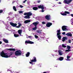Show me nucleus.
Segmentation results:
<instances>
[{"instance_id":"f8f14e48","label":"nucleus","mask_w":73,"mask_h":73,"mask_svg":"<svg viewBox=\"0 0 73 73\" xmlns=\"http://www.w3.org/2000/svg\"><path fill=\"white\" fill-rule=\"evenodd\" d=\"M38 7L39 9H44V6L43 5H38Z\"/></svg>"},{"instance_id":"a878e982","label":"nucleus","mask_w":73,"mask_h":73,"mask_svg":"<svg viewBox=\"0 0 73 73\" xmlns=\"http://www.w3.org/2000/svg\"><path fill=\"white\" fill-rule=\"evenodd\" d=\"M8 50H10L11 51H15V50H16L14 48H10Z\"/></svg>"},{"instance_id":"a18cd8bd","label":"nucleus","mask_w":73,"mask_h":73,"mask_svg":"<svg viewBox=\"0 0 73 73\" xmlns=\"http://www.w3.org/2000/svg\"><path fill=\"white\" fill-rule=\"evenodd\" d=\"M28 37L29 38H32V36H28Z\"/></svg>"},{"instance_id":"9d476101","label":"nucleus","mask_w":73,"mask_h":73,"mask_svg":"<svg viewBox=\"0 0 73 73\" xmlns=\"http://www.w3.org/2000/svg\"><path fill=\"white\" fill-rule=\"evenodd\" d=\"M33 15V14L32 13H31V14H29L27 15V16H25L24 17V18L25 19H30V16H32Z\"/></svg>"},{"instance_id":"f704fd0d","label":"nucleus","mask_w":73,"mask_h":73,"mask_svg":"<svg viewBox=\"0 0 73 73\" xmlns=\"http://www.w3.org/2000/svg\"><path fill=\"white\" fill-rule=\"evenodd\" d=\"M35 38H38V36H37V35H35Z\"/></svg>"},{"instance_id":"58836bf2","label":"nucleus","mask_w":73,"mask_h":73,"mask_svg":"<svg viewBox=\"0 0 73 73\" xmlns=\"http://www.w3.org/2000/svg\"><path fill=\"white\" fill-rule=\"evenodd\" d=\"M68 42L69 43H71V40L70 39L68 41Z\"/></svg>"},{"instance_id":"dca6fc26","label":"nucleus","mask_w":73,"mask_h":73,"mask_svg":"<svg viewBox=\"0 0 73 73\" xmlns=\"http://www.w3.org/2000/svg\"><path fill=\"white\" fill-rule=\"evenodd\" d=\"M66 27V26H62V31H65L67 29Z\"/></svg>"},{"instance_id":"bb28decb","label":"nucleus","mask_w":73,"mask_h":73,"mask_svg":"<svg viewBox=\"0 0 73 73\" xmlns=\"http://www.w3.org/2000/svg\"><path fill=\"white\" fill-rule=\"evenodd\" d=\"M13 8L15 11H17V9H16V7H15V6H13Z\"/></svg>"},{"instance_id":"473e14b6","label":"nucleus","mask_w":73,"mask_h":73,"mask_svg":"<svg viewBox=\"0 0 73 73\" xmlns=\"http://www.w3.org/2000/svg\"><path fill=\"white\" fill-rule=\"evenodd\" d=\"M3 10H0V13H3Z\"/></svg>"},{"instance_id":"f257e3e1","label":"nucleus","mask_w":73,"mask_h":73,"mask_svg":"<svg viewBox=\"0 0 73 73\" xmlns=\"http://www.w3.org/2000/svg\"><path fill=\"white\" fill-rule=\"evenodd\" d=\"M13 54V53H11L10 54L9 56H8L7 55V53H5L4 52V51H3L2 52H1V53L0 54L1 56L2 57H4L5 58H9Z\"/></svg>"},{"instance_id":"3c124183","label":"nucleus","mask_w":73,"mask_h":73,"mask_svg":"<svg viewBox=\"0 0 73 73\" xmlns=\"http://www.w3.org/2000/svg\"><path fill=\"white\" fill-rule=\"evenodd\" d=\"M16 73H20L19 72H17Z\"/></svg>"},{"instance_id":"39448f33","label":"nucleus","mask_w":73,"mask_h":73,"mask_svg":"<svg viewBox=\"0 0 73 73\" xmlns=\"http://www.w3.org/2000/svg\"><path fill=\"white\" fill-rule=\"evenodd\" d=\"M72 0H64L63 1V3L64 4H69L72 2Z\"/></svg>"},{"instance_id":"393cba45","label":"nucleus","mask_w":73,"mask_h":73,"mask_svg":"<svg viewBox=\"0 0 73 73\" xmlns=\"http://www.w3.org/2000/svg\"><path fill=\"white\" fill-rule=\"evenodd\" d=\"M63 59L64 58H63V57H60L58 60L60 61H62Z\"/></svg>"},{"instance_id":"09e8293b","label":"nucleus","mask_w":73,"mask_h":73,"mask_svg":"<svg viewBox=\"0 0 73 73\" xmlns=\"http://www.w3.org/2000/svg\"><path fill=\"white\" fill-rule=\"evenodd\" d=\"M27 3V4H29V2H28Z\"/></svg>"},{"instance_id":"7c9ffc66","label":"nucleus","mask_w":73,"mask_h":73,"mask_svg":"<svg viewBox=\"0 0 73 73\" xmlns=\"http://www.w3.org/2000/svg\"><path fill=\"white\" fill-rule=\"evenodd\" d=\"M62 47H63V48H66V46L65 45H64V44H62Z\"/></svg>"},{"instance_id":"a19ab883","label":"nucleus","mask_w":73,"mask_h":73,"mask_svg":"<svg viewBox=\"0 0 73 73\" xmlns=\"http://www.w3.org/2000/svg\"><path fill=\"white\" fill-rule=\"evenodd\" d=\"M27 0H25L24 1L23 3H25V2L27 1Z\"/></svg>"},{"instance_id":"6e6d98bb","label":"nucleus","mask_w":73,"mask_h":73,"mask_svg":"<svg viewBox=\"0 0 73 73\" xmlns=\"http://www.w3.org/2000/svg\"><path fill=\"white\" fill-rule=\"evenodd\" d=\"M56 1H58V0H56Z\"/></svg>"},{"instance_id":"9b49d317","label":"nucleus","mask_w":73,"mask_h":73,"mask_svg":"<svg viewBox=\"0 0 73 73\" xmlns=\"http://www.w3.org/2000/svg\"><path fill=\"white\" fill-rule=\"evenodd\" d=\"M10 24L12 27H15L17 26V23H14L12 22H10Z\"/></svg>"},{"instance_id":"f3484780","label":"nucleus","mask_w":73,"mask_h":73,"mask_svg":"<svg viewBox=\"0 0 73 73\" xmlns=\"http://www.w3.org/2000/svg\"><path fill=\"white\" fill-rule=\"evenodd\" d=\"M68 38L67 37H63L62 39L63 40H62V41L63 42H64V41H65V40H67V39Z\"/></svg>"},{"instance_id":"5701e85b","label":"nucleus","mask_w":73,"mask_h":73,"mask_svg":"<svg viewBox=\"0 0 73 73\" xmlns=\"http://www.w3.org/2000/svg\"><path fill=\"white\" fill-rule=\"evenodd\" d=\"M29 55H30V52H27V53L26 54V57H29Z\"/></svg>"},{"instance_id":"412c9836","label":"nucleus","mask_w":73,"mask_h":73,"mask_svg":"<svg viewBox=\"0 0 73 73\" xmlns=\"http://www.w3.org/2000/svg\"><path fill=\"white\" fill-rule=\"evenodd\" d=\"M22 32V30H19L18 31V33L20 35V36H21V32Z\"/></svg>"},{"instance_id":"1a4fd4ad","label":"nucleus","mask_w":73,"mask_h":73,"mask_svg":"<svg viewBox=\"0 0 73 73\" xmlns=\"http://www.w3.org/2000/svg\"><path fill=\"white\" fill-rule=\"evenodd\" d=\"M25 44H34V42L30 40H26L25 41Z\"/></svg>"},{"instance_id":"ea45409f","label":"nucleus","mask_w":73,"mask_h":73,"mask_svg":"<svg viewBox=\"0 0 73 73\" xmlns=\"http://www.w3.org/2000/svg\"><path fill=\"white\" fill-rule=\"evenodd\" d=\"M62 35H65V32H64L62 33Z\"/></svg>"},{"instance_id":"de8ad7c7","label":"nucleus","mask_w":73,"mask_h":73,"mask_svg":"<svg viewBox=\"0 0 73 73\" xmlns=\"http://www.w3.org/2000/svg\"><path fill=\"white\" fill-rule=\"evenodd\" d=\"M71 16H72V17H73V14H71Z\"/></svg>"},{"instance_id":"c756f323","label":"nucleus","mask_w":73,"mask_h":73,"mask_svg":"<svg viewBox=\"0 0 73 73\" xmlns=\"http://www.w3.org/2000/svg\"><path fill=\"white\" fill-rule=\"evenodd\" d=\"M67 49H70L71 48V47L70 46H67Z\"/></svg>"},{"instance_id":"c85d7f7f","label":"nucleus","mask_w":73,"mask_h":73,"mask_svg":"<svg viewBox=\"0 0 73 73\" xmlns=\"http://www.w3.org/2000/svg\"><path fill=\"white\" fill-rule=\"evenodd\" d=\"M36 32L38 33H41V31H39L38 30L36 31Z\"/></svg>"},{"instance_id":"79ce46f5","label":"nucleus","mask_w":73,"mask_h":73,"mask_svg":"<svg viewBox=\"0 0 73 73\" xmlns=\"http://www.w3.org/2000/svg\"><path fill=\"white\" fill-rule=\"evenodd\" d=\"M37 2L38 3H40V2H41V1L39 0V1H38Z\"/></svg>"},{"instance_id":"2eb2a0df","label":"nucleus","mask_w":73,"mask_h":73,"mask_svg":"<svg viewBox=\"0 0 73 73\" xmlns=\"http://www.w3.org/2000/svg\"><path fill=\"white\" fill-rule=\"evenodd\" d=\"M18 24H19L18 26H16V28H19L21 27V26H22V24L20 23V22H19Z\"/></svg>"},{"instance_id":"5fc2aeb1","label":"nucleus","mask_w":73,"mask_h":73,"mask_svg":"<svg viewBox=\"0 0 73 73\" xmlns=\"http://www.w3.org/2000/svg\"><path fill=\"white\" fill-rule=\"evenodd\" d=\"M12 3H14V2H12Z\"/></svg>"},{"instance_id":"6e6552de","label":"nucleus","mask_w":73,"mask_h":73,"mask_svg":"<svg viewBox=\"0 0 73 73\" xmlns=\"http://www.w3.org/2000/svg\"><path fill=\"white\" fill-rule=\"evenodd\" d=\"M70 12L67 11H65L64 12V13H61L60 14L62 15V16H66L67 15V14H70Z\"/></svg>"},{"instance_id":"c9c22d12","label":"nucleus","mask_w":73,"mask_h":73,"mask_svg":"<svg viewBox=\"0 0 73 73\" xmlns=\"http://www.w3.org/2000/svg\"><path fill=\"white\" fill-rule=\"evenodd\" d=\"M70 49H68L67 50H66L65 52H70Z\"/></svg>"},{"instance_id":"72a5a7b5","label":"nucleus","mask_w":73,"mask_h":73,"mask_svg":"<svg viewBox=\"0 0 73 73\" xmlns=\"http://www.w3.org/2000/svg\"><path fill=\"white\" fill-rule=\"evenodd\" d=\"M19 13H23V12L22 11H19Z\"/></svg>"},{"instance_id":"cd10ccee","label":"nucleus","mask_w":73,"mask_h":73,"mask_svg":"<svg viewBox=\"0 0 73 73\" xmlns=\"http://www.w3.org/2000/svg\"><path fill=\"white\" fill-rule=\"evenodd\" d=\"M14 36L15 37H19V35H18L14 34Z\"/></svg>"},{"instance_id":"aec40b11","label":"nucleus","mask_w":73,"mask_h":73,"mask_svg":"<svg viewBox=\"0 0 73 73\" xmlns=\"http://www.w3.org/2000/svg\"><path fill=\"white\" fill-rule=\"evenodd\" d=\"M32 13L31 12H29L27 13H24V15H29L30 14H31Z\"/></svg>"},{"instance_id":"7ed1b4c3","label":"nucleus","mask_w":73,"mask_h":73,"mask_svg":"<svg viewBox=\"0 0 73 73\" xmlns=\"http://www.w3.org/2000/svg\"><path fill=\"white\" fill-rule=\"evenodd\" d=\"M57 32H58L57 33V37L58 38L59 40H61V36L60 35H61V33H60V30H59L57 31Z\"/></svg>"},{"instance_id":"49530a36","label":"nucleus","mask_w":73,"mask_h":73,"mask_svg":"<svg viewBox=\"0 0 73 73\" xmlns=\"http://www.w3.org/2000/svg\"><path fill=\"white\" fill-rule=\"evenodd\" d=\"M2 44V42L0 41V45Z\"/></svg>"},{"instance_id":"4468645a","label":"nucleus","mask_w":73,"mask_h":73,"mask_svg":"<svg viewBox=\"0 0 73 73\" xmlns=\"http://www.w3.org/2000/svg\"><path fill=\"white\" fill-rule=\"evenodd\" d=\"M30 22H31V20H27L25 21L24 23L25 24H27V23H30Z\"/></svg>"},{"instance_id":"c03bdc74","label":"nucleus","mask_w":73,"mask_h":73,"mask_svg":"<svg viewBox=\"0 0 73 73\" xmlns=\"http://www.w3.org/2000/svg\"><path fill=\"white\" fill-rule=\"evenodd\" d=\"M20 7H21V8H23V6L21 5H20Z\"/></svg>"},{"instance_id":"4be33fe9","label":"nucleus","mask_w":73,"mask_h":73,"mask_svg":"<svg viewBox=\"0 0 73 73\" xmlns=\"http://www.w3.org/2000/svg\"><path fill=\"white\" fill-rule=\"evenodd\" d=\"M58 52L59 53V55L61 56L62 54V51H61V50H59L58 51Z\"/></svg>"},{"instance_id":"8fccbe9b","label":"nucleus","mask_w":73,"mask_h":73,"mask_svg":"<svg viewBox=\"0 0 73 73\" xmlns=\"http://www.w3.org/2000/svg\"><path fill=\"white\" fill-rule=\"evenodd\" d=\"M59 4H61V2H59Z\"/></svg>"},{"instance_id":"423d86ee","label":"nucleus","mask_w":73,"mask_h":73,"mask_svg":"<svg viewBox=\"0 0 73 73\" xmlns=\"http://www.w3.org/2000/svg\"><path fill=\"white\" fill-rule=\"evenodd\" d=\"M33 59L34 60H30V61L31 62H30L29 63L31 64H32V62H35L36 61V57H33Z\"/></svg>"},{"instance_id":"f03ea898","label":"nucleus","mask_w":73,"mask_h":73,"mask_svg":"<svg viewBox=\"0 0 73 73\" xmlns=\"http://www.w3.org/2000/svg\"><path fill=\"white\" fill-rule=\"evenodd\" d=\"M21 54V51L20 50H17L15 52V54L16 56H20Z\"/></svg>"},{"instance_id":"864d4df0","label":"nucleus","mask_w":73,"mask_h":73,"mask_svg":"<svg viewBox=\"0 0 73 73\" xmlns=\"http://www.w3.org/2000/svg\"><path fill=\"white\" fill-rule=\"evenodd\" d=\"M1 3V0H0V3Z\"/></svg>"},{"instance_id":"b1692460","label":"nucleus","mask_w":73,"mask_h":73,"mask_svg":"<svg viewBox=\"0 0 73 73\" xmlns=\"http://www.w3.org/2000/svg\"><path fill=\"white\" fill-rule=\"evenodd\" d=\"M33 9L34 11H37L38 9V8L36 7H33Z\"/></svg>"},{"instance_id":"37998d69","label":"nucleus","mask_w":73,"mask_h":73,"mask_svg":"<svg viewBox=\"0 0 73 73\" xmlns=\"http://www.w3.org/2000/svg\"><path fill=\"white\" fill-rule=\"evenodd\" d=\"M44 12V9H42L41 10V12Z\"/></svg>"},{"instance_id":"4c0bfd02","label":"nucleus","mask_w":73,"mask_h":73,"mask_svg":"<svg viewBox=\"0 0 73 73\" xmlns=\"http://www.w3.org/2000/svg\"><path fill=\"white\" fill-rule=\"evenodd\" d=\"M42 24H46V22H42Z\"/></svg>"},{"instance_id":"603ef678","label":"nucleus","mask_w":73,"mask_h":73,"mask_svg":"<svg viewBox=\"0 0 73 73\" xmlns=\"http://www.w3.org/2000/svg\"><path fill=\"white\" fill-rule=\"evenodd\" d=\"M43 73H46V72H44Z\"/></svg>"},{"instance_id":"ddd939ff","label":"nucleus","mask_w":73,"mask_h":73,"mask_svg":"<svg viewBox=\"0 0 73 73\" xmlns=\"http://www.w3.org/2000/svg\"><path fill=\"white\" fill-rule=\"evenodd\" d=\"M52 25V23L50 22H48L46 24V27H50V26Z\"/></svg>"},{"instance_id":"a211bd4d","label":"nucleus","mask_w":73,"mask_h":73,"mask_svg":"<svg viewBox=\"0 0 73 73\" xmlns=\"http://www.w3.org/2000/svg\"><path fill=\"white\" fill-rule=\"evenodd\" d=\"M66 35H67V36H70V37H72V34L71 33H68L66 34Z\"/></svg>"},{"instance_id":"e433bc0d","label":"nucleus","mask_w":73,"mask_h":73,"mask_svg":"<svg viewBox=\"0 0 73 73\" xmlns=\"http://www.w3.org/2000/svg\"><path fill=\"white\" fill-rule=\"evenodd\" d=\"M67 59H68L69 58H70V56H67Z\"/></svg>"},{"instance_id":"2f4dec72","label":"nucleus","mask_w":73,"mask_h":73,"mask_svg":"<svg viewBox=\"0 0 73 73\" xmlns=\"http://www.w3.org/2000/svg\"><path fill=\"white\" fill-rule=\"evenodd\" d=\"M13 14V13L12 12H10L9 13H8L9 15H11Z\"/></svg>"},{"instance_id":"6ab92c4d","label":"nucleus","mask_w":73,"mask_h":73,"mask_svg":"<svg viewBox=\"0 0 73 73\" xmlns=\"http://www.w3.org/2000/svg\"><path fill=\"white\" fill-rule=\"evenodd\" d=\"M3 41L5 42V43H8V40L5 39H3Z\"/></svg>"},{"instance_id":"20e7f679","label":"nucleus","mask_w":73,"mask_h":73,"mask_svg":"<svg viewBox=\"0 0 73 73\" xmlns=\"http://www.w3.org/2000/svg\"><path fill=\"white\" fill-rule=\"evenodd\" d=\"M39 23L38 22H34L33 23V25L35 26V27L33 28L32 29L33 31H35V30H36L37 29V25Z\"/></svg>"},{"instance_id":"0eeeda50","label":"nucleus","mask_w":73,"mask_h":73,"mask_svg":"<svg viewBox=\"0 0 73 73\" xmlns=\"http://www.w3.org/2000/svg\"><path fill=\"white\" fill-rule=\"evenodd\" d=\"M45 18L48 21H49V20H50V15H46L45 16Z\"/></svg>"}]
</instances>
